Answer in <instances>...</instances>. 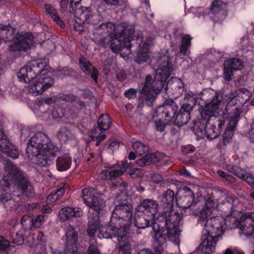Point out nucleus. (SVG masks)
I'll use <instances>...</instances> for the list:
<instances>
[{
    "label": "nucleus",
    "instance_id": "6",
    "mask_svg": "<svg viewBox=\"0 0 254 254\" xmlns=\"http://www.w3.org/2000/svg\"><path fill=\"white\" fill-rule=\"evenodd\" d=\"M16 29L9 25L0 24V44L13 41L9 47V52L14 58L20 55L21 51L30 49L34 44L31 33L17 34L14 36Z\"/></svg>",
    "mask_w": 254,
    "mask_h": 254
},
{
    "label": "nucleus",
    "instance_id": "30",
    "mask_svg": "<svg viewBox=\"0 0 254 254\" xmlns=\"http://www.w3.org/2000/svg\"><path fill=\"white\" fill-rule=\"evenodd\" d=\"M241 229L246 232L247 235L253 236L254 234V213H248L245 215V219H240Z\"/></svg>",
    "mask_w": 254,
    "mask_h": 254
},
{
    "label": "nucleus",
    "instance_id": "54",
    "mask_svg": "<svg viewBox=\"0 0 254 254\" xmlns=\"http://www.w3.org/2000/svg\"><path fill=\"white\" fill-rule=\"evenodd\" d=\"M43 102L47 104H51L59 101V99L56 98V94H54L50 97H45L42 98Z\"/></svg>",
    "mask_w": 254,
    "mask_h": 254
},
{
    "label": "nucleus",
    "instance_id": "49",
    "mask_svg": "<svg viewBox=\"0 0 254 254\" xmlns=\"http://www.w3.org/2000/svg\"><path fill=\"white\" fill-rule=\"evenodd\" d=\"M176 83H175L176 86H175V96L176 97H178L180 95H181L184 92V84L183 82V80H176Z\"/></svg>",
    "mask_w": 254,
    "mask_h": 254
},
{
    "label": "nucleus",
    "instance_id": "62",
    "mask_svg": "<svg viewBox=\"0 0 254 254\" xmlns=\"http://www.w3.org/2000/svg\"><path fill=\"white\" fill-rule=\"evenodd\" d=\"M52 211V209L48 205H44L41 209V212L43 214H50Z\"/></svg>",
    "mask_w": 254,
    "mask_h": 254
},
{
    "label": "nucleus",
    "instance_id": "24",
    "mask_svg": "<svg viewBox=\"0 0 254 254\" xmlns=\"http://www.w3.org/2000/svg\"><path fill=\"white\" fill-rule=\"evenodd\" d=\"M250 92L246 88H242L238 91V93H232L230 95V101L227 106L231 107L237 105L242 106L245 104L250 99Z\"/></svg>",
    "mask_w": 254,
    "mask_h": 254
},
{
    "label": "nucleus",
    "instance_id": "57",
    "mask_svg": "<svg viewBox=\"0 0 254 254\" xmlns=\"http://www.w3.org/2000/svg\"><path fill=\"white\" fill-rule=\"evenodd\" d=\"M109 5H120L125 4L126 0H103Z\"/></svg>",
    "mask_w": 254,
    "mask_h": 254
},
{
    "label": "nucleus",
    "instance_id": "22",
    "mask_svg": "<svg viewBox=\"0 0 254 254\" xmlns=\"http://www.w3.org/2000/svg\"><path fill=\"white\" fill-rule=\"evenodd\" d=\"M33 84H29L24 87L23 89V92L33 96H37L43 93L47 89L49 88L54 84V80H52V83H44V80H36Z\"/></svg>",
    "mask_w": 254,
    "mask_h": 254
},
{
    "label": "nucleus",
    "instance_id": "21",
    "mask_svg": "<svg viewBox=\"0 0 254 254\" xmlns=\"http://www.w3.org/2000/svg\"><path fill=\"white\" fill-rule=\"evenodd\" d=\"M194 199V193L189 188L185 187L183 188L182 195L176 198V202L179 207L185 210L190 208L193 204H195Z\"/></svg>",
    "mask_w": 254,
    "mask_h": 254
},
{
    "label": "nucleus",
    "instance_id": "36",
    "mask_svg": "<svg viewBox=\"0 0 254 254\" xmlns=\"http://www.w3.org/2000/svg\"><path fill=\"white\" fill-rule=\"evenodd\" d=\"M104 132V130L99 128L98 126L91 130L89 136L92 140L96 141V146H99L101 142L106 138L107 135Z\"/></svg>",
    "mask_w": 254,
    "mask_h": 254
},
{
    "label": "nucleus",
    "instance_id": "33",
    "mask_svg": "<svg viewBox=\"0 0 254 254\" xmlns=\"http://www.w3.org/2000/svg\"><path fill=\"white\" fill-rule=\"evenodd\" d=\"M71 163V157L68 154H64L57 158L56 168L60 172H64L70 168Z\"/></svg>",
    "mask_w": 254,
    "mask_h": 254
},
{
    "label": "nucleus",
    "instance_id": "34",
    "mask_svg": "<svg viewBox=\"0 0 254 254\" xmlns=\"http://www.w3.org/2000/svg\"><path fill=\"white\" fill-rule=\"evenodd\" d=\"M176 198H177L175 196L174 191L170 189H168L163 193L161 198V201L163 204H166L167 205L168 209L166 211H174L178 213V212L173 209ZM178 213H179L178 212Z\"/></svg>",
    "mask_w": 254,
    "mask_h": 254
},
{
    "label": "nucleus",
    "instance_id": "4",
    "mask_svg": "<svg viewBox=\"0 0 254 254\" xmlns=\"http://www.w3.org/2000/svg\"><path fill=\"white\" fill-rule=\"evenodd\" d=\"M196 96L192 92L185 97L183 104L178 107L173 100L168 99L161 106L157 107L151 113V117L157 131L162 132L165 128V124H173L179 127L186 125L190 119V114L198 102Z\"/></svg>",
    "mask_w": 254,
    "mask_h": 254
},
{
    "label": "nucleus",
    "instance_id": "15",
    "mask_svg": "<svg viewBox=\"0 0 254 254\" xmlns=\"http://www.w3.org/2000/svg\"><path fill=\"white\" fill-rule=\"evenodd\" d=\"M65 248L64 254H79L77 228L70 225L65 228Z\"/></svg>",
    "mask_w": 254,
    "mask_h": 254
},
{
    "label": "nucleus",
    "instance_id": "53",
    "mask_svg": "<svg viewBox=\"0 0 254 254\" xmlns=\"http://www.w3.org/2000/svg\"><path fill=\"white\" fill-rule=\"evenodd\" d=\"M113 185L118 187L121 191H125L127 189L128 183L120 179Z\"/></svg>",
    "mask_w": 254,
    "mask_h": 254
},
{
    "label": "nucleus",
    "instance_id": "40",
    "mask_svg": "<svg viewBox=\"0 0 254 254\" xmlns=\"http://www.w3.org/2000/svg\"><path fill=\"white\" fill-rule=\"evenodd\" d=\"M45 9L46 12L51 16L55 22L61 27H64V22L60 18L58 13L53 6L49 4H45Z\"/></svg>",
    "mask_w": 254,
    "mask_h": 254
},
{
    "label": "nucleus",
    "instance_id": "5",
    "mask_svg": "<svg viewBox=\"0 0 254 254\" xmlns=\"http://www.w3.org/2000/svg\"><path fill=\"white\" fill-rule=\"evenodd\" d=\"M133 207L127 199L116 205L110 221L100 229L106 239L117 237L119 247L130 248L129 231L132 224Z\"/></svg>",
    "mask_w": 254,
    "mask_h": 254
},
{
    "label": "nucleus",
    "instance_id": "16",
    "mask_svg": "<svg viewBox=\"0 0 254 254\" xmlns=\"http://www.w3.org/2000/svg\"><path fill=\"white\" fill-rule=\"evenodd\" d=\"M241 113V110L236 107L233 112L230 113L229 118H227L228 116L226 115V122L228 123L222 140L224 145L226 146L231 142L234 135L233 131L240 119Z\"/></svg>",
    "mask_w": 254,
    "mask_h": 254
},
{
    "label": "nucleus",
    "instance_id": "9",
    "mask_svg": "<svg viewBox=\"0 0 254 254\" xmlns=\"http://www.w3.org/2000/svg\"><path fill=\"white\" fill-rule=\"evenodd\" d=\"M59 152V147L53 143L49 137L45 133L38 132L28 140L26 149V155L29 160L40 153L46 155L56 156Z\"/></svg>",
    "mask_w": 254,
    "mask_h": 254
},
{
    "label": "nucleus",
    "instance_id": "45",
    "mask_svg": "<svg viewBox=\"0 0 254 254\" xmlns=\"http://www.w3.org/2000/svg\"><path fill=\"white\" fill-rule=\"evenodd\" d=\"M227 170L238 178L244 177V170L241 168L232 164H226Z\"/></svg>",
    "mask_w": 254,
    "mask_h": 254
},
{
    "label": "nucleus",
    "instance_id": "27",
    "mask_svg": "<svg viewBox=\"0 0 254 254\" xmlns=\"http://www.w3.org/2000/svg\"><path fill=\"white\" fill-rule=\"evenodd\" d=\"M226 4L220 0H214L211 6L207 12L209 17L215 20V17H219L221 15L225 14L226 13Z\"/></svg>",
    "mask_w": 254,
    "mask_h": 254
},
{
    "label": "nucleus",
    "instance_id": "29",
    "mask_svg": "<svg viewBox=\"0 0 254 254\" xmlns=\"http://www.w3.org/2000/svg\"><path fill=\"white\" fill-rule=\"evenodd\" d=\"M81 214V210L79 208L65 207L59 211V216L63 221H65L72 217H79Z\"/></svg>",
    "mask_w": 254,
    "mask_h": 254
},
{
    "label": "nucleus",
    "instance_id": "10",
    "mask_svg": "<svg viewBox=\"0 0 254 254\" xmlns=\"http://www.w3.org/2000/svg\"><path fill=\"white\" fill-rule=\"evenodd\" d=\"M170 80H145L140 95L137 99L138 108H142L145 105L148 107L153 105L156 96L163 91L168 90V84Z\"/></svg>",
    "mask_w": 254,
    "mask_h": 254
},
{
    "label": "nucleus",
    "instance_id": "25",
    "mask_svg": "<svg viewBox=\"0 0 254 254\" xmlns=\"http://www.w3.org/2000/svg\"><path fill=\"white\" fill-rule=\"evenodd\" d=\"M234 201L235 199L233 196L226 195L224 200L220 204V208L222 212L228 216L227 219H232L234 223H235L237 222L238 219L235 217H232L234 211L233 207Z\"/></svg>",
    "mask_w": 254,
    "mask_h": 254
},
{
    "label": "nucleus",
    "instance_id": "3",
    "mask_svg": "<svg viewBox=\"0 0 254 254\" xmlns=\"http://www.w3.org/2000/svg\"><path fill=\"white\" fill-rule=\"evenodd\" d=\"M198 97L194 94L198 102L195 104L201 106L200 115L193 121V129L194 133L200 139L206 138L212 140L216 138L224 127L226 122V114L221 111L222 114L219 113V106L222 99L221 93L212 91L214 94L209 99H205V96L208 92L204 91Z\"/></svg>",
    "mask_w": 254,
    "mask_h": 254
},
{
    "label": "nucleus",
    "instance_id": "8",
    "mask_svg": "<svg viewBox=\"0 0 254 254\" xmlns=\"http://www.w3.org/2000/svg\"><path fill=\"white\" fill-rule=\"evenodd\" d=\"M214 207V201L209 198L206 201L202 209L197 215L199 216V223L204 224L205 228L208 227V229H209L210 227L211 228V229H204L203 230L201 239L202 242L205 240L204 236H211L214 239L216 238V239L215 242V246L219 235H213L214 232L218 231L224 232L225 228V226L226 225L228 219L225 220L223 217L219 216H213L208 219V218L211 216Z\"/></svg>",
    "mask_w": 254,
    "mask_h": 254
},
{
    "label": "nucleus",
    "instance_id": "31",
    "mask_svg": "<svg viewBox=\"0 0 254 254\" xmlns=\"http://www.w3.org/2000/svg\"><path fill=\"white\" fill-rule=\"evenodd\" d=\"M81 69L86 74H90L93 79H97L98 71L92 67L91 64L84 57H81L79 60Z\"/></svg>",
    "mask_w": 254,
    "mask_h": 254
},
{
    "label": "nucleus",
    "instance_id": "46",
    "mask_svg": "<svg viewBox=\"0 0 254 254\" xmlns=\"http://www.w3.org/2000/svg\"><path fill=\"white\" fill-rule=\"evenodd\" d=\"M129 163H131V165L128 167V174L132 178H138L141 177L142 176V172L141 169L133 168V163L130 161Z\"/></svg>",
    "mask_w": 254,
    "mask_h": 254
},
{
    "label": "nucleus",
    "instance_id": "52",
    "mask_svg": "<svg viewBox=\"0 0 254 254\" xmlns=\"http://www.w3.org/2000/svg\"><path fill=\"white\" fill-rule=\"evenodd\" d=\"M120 146L119 143L118 141L113 140L111 141H109L107 143H105L104 145L103 148L104 149H109L112 151L118 149Z\"/></svg>",
    "mask_w": 254,
    "mask_h": 254
},
{
    "label": "nucleus",
    "instance_id": "2",
    "mask_svg": "<svg viewBox=\"0 0 254 254\" xmlns=\"http://www.w3.org/2000/svg\"><path fill=\"white\" fill-rule=\"evenodd\" d=\"M158 204L152 199H143L134 210L132 223L138 229L151 227L152 231L150 234L160 243L164 241L165 237L177 245L180 244L179 226L183 219L182 213L174 211H163L158 213Z\"/></svg>",
    "mask_w": 254,
    "mask_h": 254
},
{
    "label": "nucleus",
    "instance_id": "48",
    "mask_svg": "<svg viewBox=\"0 0 254 254\" xmlns=\"http://www.w3.org/2000/svg\"><path fill=\"white\" fill-rule=\"evenodd\" d=\"M6 80H0V96L2 95L3 92L7 91L8 92H11L14 91L15 87L14 86H11L9 85L7 86Z\"/></svg>",
    "mask_w": 254,
    "mask_h": 254
},
{
    "label": "nucleus",
    "instance_id": "58",
    "mask_svg": "<svg viewBox=\"0 0 254 254\" xmlns=\"http://www.w3.org/2000/svg\"><path fill=\"white\" fill-rule=\"evenodd\" d=\"M240 179L246 181L249 184H253L254 183V178L252 176H248L245 174L244 171V177H240Z\"/></svg>",
    "mask_w": 254,
    "mask_h": 254
},
{
    "label": "nucleus",
    "instance_id": "41",
    "mask_svg": "<svg viewBox=\"0 0 254 254\" xmlns=\"http://www.w3.org/2000/svg\"><path fill=\"white\" fill-rule=\"evenodd\" d=\"M192 37L190 35H183L182 36L180 52L185 56L188 55L190 53L189 48L191 44Z\"/></svg>",
    "mask_w": 254,
    "mask_h": 254
},
{
    "label": "nucleus",
    "instance_id": "35",
    "mask_svg": "<svg viewBox=\"0 0 254 254\" xmlns=\"http://www.w3.org/2000/svg\"><path fill=\"white\" fill-rule=\"evenodd\" d=\"M167 238H168V237H165L164 241L162 243H160V241L159 242L157 239H154L155 240L153 244L154 252L150 249L143 248L140 250L137 254H161L163 250L162 246L166 242ZM129 245H130V243ZM129 252L130 254H131L130 249L129 250Z\"/></svg>",
    "mask_w": 254,
    "mask_h": 254
},
{
    "label": "nucleus",
    "instance_id": "20",
    "mask_svg": "<svg viewBox=\"0 0 254 254\" xmlns=\"http://www.w3.org/2000/svg\"><path fill=\"white\" fill-rule=\"evenodd\" d=\"M103 211H97L96 212L95 210L93 209H91V210H88V227L87 229V232L88 235L90 237H93L97 230L98 229L99 232V237H102L105 238L103 235L100 233V229L103 227H100V215L101 213H102Z\"/></svg>",
    "mask_w": 254,
    "mask_h": 254
},
{
    "label": "nucleus",
    "instance_id": "60",
    "mask_svg": "<svg viewBox=\"0 0 254 254\" xmlns=\"http://www.w3.org/2000/svg\"><path fill=\"white\" fill-rule=\"evenodd\" d=\"M21 133V138L23 139H25L26 138H27L30 136L29 129H28V128L22 129Z\"/></svg>",
    "mask_w": 254,
    "mask_h": 254
},
{
    "label": "nucleus",
    "instance_id": "64",
    "mask_svg": "<svg viewBox=\"0 0 254 254\" xmlns=\"http://www.w3.org/2000/svg\"><path fill=\"white\" fill-rule=\"evenodd\" d=\"M217 174L222 178L225 179L227 177L228 173L224 172L222 170H218L217 171Z\"/></svg>",
    "mask_w": 254,
    "mask_h": 254
},
{
    "label": "nucleus",
    "instance_id": "38",
    "mask_svg": "<svg viewBox=\"0 0 254 254\" xmlns=\"http://www.w3.org/2000/svg\"><path fill=\"white\" fill-rule=\"evenodd\" d=\"M112 124V120L108 114H103L98 118L97 126L105 131L109 129Z\"/></svg>",
    "mask_w": 254,
    "mask_h": 254
},
{
    "label": "nucleus",
    "instance_id": "11",
    "mask_svg": "<svg viewBox=\"0 0 254 254\" xmlns=\"http://www.w3.org/2000/svg\"><path fill=\"white\" fill-rule=\"evenodd\" d=\"M132 148L135 153L141 157L136 161V164L140 167H144L151 163H158L164 159L165 157L164 153L158 151L148 153V146L140 141L133 142Z\"/></svg>",
    "mask_w": 254,
    "mask_h": 254
},
{
    "label": "nucleus",
    "instance_id": "13",
    "mask_svg": "<svg viewBox=\"0 0 254 254\" xmlns=\"http://www.w3.org/2000/svg\"><path fill=\"white\" fill-rule=\"evenodd\" d=\"M31 67L26 65L22 67L17 73L19 79H46L47 77H40V75H44L46 72L47 63L45 60H38L30 63Z\"/></svg>",
    "mask_w": 254,
    "mask_h": 254
},
{
    "label": "nucleus",
    "instance_id": "7",
    "mask_svg": "<svg viewBox=\"0 0 254 254\" xmlns=\"http://www.w3.org/2000/svg\"><path fill=\"white\" fill-rule=\"evenodd\" d=\"M5 175L0 180H6L8 188L12 185L13 188L22 195L28 198L34 195L35 189L27 175L21 169L11 162L5 166Z\"/></svg>",
    "mask_w": 254,
    "mask_h": 254
},
{
    "label": "nucleus",
    "instance_id": "51",
    "mask_svg": "<svg viewBox=\"0 0 254 254\" xmlns=\"http://www.w3.org/2000/svg\"><path fill=\"white\" fill-rule=\"evenodd\" d=\"M195 150V148L192 144H188L182 145L181 146V151L184 154L186 155L193 153Z\"/></svg>",
    "mask_w": 254,
    "mask_h": 254
},
{
    "label": "nucleus",
    "instance_id": "23",
    "mask_svg": "<svg viewBox=\"0 0 254 254\" xmlns=\"http://www.w3.org/2000/svg\"><path fill=\"white\" fill-rule=\"evenodd\" d=\"M243 66V62L238 58H231L226 60L223 68L225 79H232L233 71L240 70Z\"/></svg>",
    "mask_w": 254,
    "mask_h": 254
},
{
    "label": "nucleus",
    "instance_id": "63",
    "mask_svg": "<svg viewBox=\"0 0 254 254\" xmlns=\"http://www.w3.org/2000/svg\"><path fill=\"white\" fill-rule=\"evenodd\" d=\"M126 248H122L121 247H119V254H130L129 250L130 248L128 249H126Z\"/></svg>",
    "mask_w": 254,
    "mask_h": 254
},
{
    "label": "nucleus",
    "instance_id": "39",
    "mask_svg": "<svg viewBox=\"0 0 254 254\" xmlns=\"http://www.w3.org/2000/svg\"><path fill=\"white\" fill-rule=\"evenodd\" d=\"M55 156L46 155L42 152L37 155L36 156H34L32 161L34 159L36 164L40 167H47L50 165L51 163V158L54 157Z\"/></svg>",
    "mask_w": 254,
    "mask_h": 254
},
{
    "label": "nucleus",
    "instance_id": "17",
    "mask_svg": "<svg viewBox=\"0 0 254 254\" xmlns=\"http://www.w3.org/2000/svg\"><path fill=\"white\" fill-rule=\"evenodd\" d=\"M96 190L93 188H86L82 190L83 202L89 207V210L93 209L97 211H103L102 199L95 195Z\"/></svg>",
    "mask_w": 254,
    "mask_h": 254
},
{
    "label": "nucleus",
    "instance_id": "1",
    "mask_svg": "<svg viewBox=\"0 0 254 254\" xmlns=\"http://www.w3.org/2000/svg\"><path fill=\"white\" fill-rule=\"evenodd\" d=\"M134 33V27L127 22H122L115 25L111 22L102 23L93 31L96 42L105 47L109 45L112 51L115 53H121V56L126 58L131 54V48L133 43L138 45V51L134 61L138 64L149 61L151 53L149 48L153 44L152 39L149 38L142 43V34Z\"/></svg>",
    "mask_w": 254,
    "mask_h": 254
},
{
    "label": "nucleus",
    "instance_id": "47",
    "mask_svg": "<svg viewBox=\"0 0 254 254\" xmlns=\"http://www.w3.org/2000/svg\"><path fill=\"white\" fill-rule=\"evenodd\" d=\"M56 98L59 99V101L60 100H63L67 102H72L73 101H75L76 99V96L72 94H64L62 93H57Z\"/></svg>",
    "mask_w": 254,
    "mask_h": 254
},
{
    "label": "nucleus",
    "instance_id": "42",
    "mask_svg": "<svg viewBox=\"0 0 254 254\" xmlns=\"http://www.w3.org/2000/svg\"><path fill=\"white\" fill-rule=\"evenodd\" d=\"M16 251L15 246L10 245L9 241L3 236H0V253H10Z\"/></svg>",
    "mask_w": 254,
    "mask_h": 254
},
{
    "label": "nucleus",
    "instance_id": "59",
    "mask_svg": "<svg viewBox=\"0 0 254 254\" xmlns=\"http://www.w3.org/2000/svg\"><path fill=\"white\" fill-rule=\"evenodd\" d=\"M95 253H100L97 248L94 246H90L86 254H95Z\"/></svg>",
    "mask_w": 254,
    "mask_h": 254
},
{
    "label": "nucleus",
    "instance_id": "26",
    "mask_svg": "<svg viewBox=\"0 0 254 254\" xmlns=\"http://www.w3.org/2000/svg\"><path fill=\"white\" fill-rule=\"evenodd\" d=\"M205 240L201 242L198 247V251L196 254H211L215 251L216 238L211 236H204ZM191 254H195L192 253Z\"/></svg>",
    "mask_w": 254,
    "mask_h": 254
},
{
    "label": "nucleus",
    "instance_id": "19",
    "mask_svg": "<svg viewBox=\"0 0 254 254\" xmlns=\"http://www.w3.org/2000/svg\"><path fill=\"white\" fill-rule=\"evenodd\" d=\"M2 128L3 126L0 123V151L7 156L16 159L19 155L18 151L11 143L8 137L3 132Z\"/></svg>",
    "mask_w": 254,
    "mask_h": 254
},
{
    "label": "nucleus",
    "instance_id": "18",
    "mask_svg": "<svg viewBox=\"0 0 254 254\" xmlns=\"http://www.w3.org/2000/svg\"><path fill=\"white\" fill-rule=\"evenodd\" d=\"M166 54L160 57L158 62L160 63L159 67L156 70L154 79H168L172 71V65L170 62L171 59L168 54V51H165Z\"/></svg>",
    "mask_w": 254,
    "mask_h": 254
},
{
    "label": "nucleus",
    "instance_id": "55",
    "mask_svg": "<svg viewBox=\"0 0 254 254\" xmlns=\"http://www.w3.org/2000/svg\"><path fill=\"white\" fill-rule=\"evenodd\" d=\"M74 106L77 112L85 109L86 108L85 103L81 100L75 101Z\"/></svg>",
    "mask_w": 254,
    "mask_h": 254
},
{
    "label": "nucleus",
    "instance_id": "32",
    "mask_svg": "<svg viewBox=\"0 0 254 254\" xmlns=\"http://www.w3.org/2000/svg\"><path fill=\"white\" fill-rule=\"evenodd\" d=\"M25 216H23L21 220V224L23 227L26 226L28 223L30 226L31 229L33 228H38L41 227L43 224L46 219L47 218L46 215L39 214L35 218H28L25 219Z\"/></svg>",
    "mask_w": 254,
    "mask_h": 254
},
{
    "label": "nucleus",
    "instance_id": "12",
    "mask_svg": "<svg viewBox=\"0 0 254 254\" xmlns=\"http://www.w3.org/2000/svg\"><path fill=\"white\" fill-rule=\"evenodd\" d=\"M81 0H70L69 11L74 13V29L81 32L84 30L83 27L89 23L92 16V12L90 7L80 6Z\"/></svg>",
    "mask_w": 254,
    "mask_h": 254
},
{
    "label": "nucleus",
    "instance_id": "37",
    "mask_svg": "<svg viewBox=\"0 0 254 254\" xmlns=\"http://www.w3.org/2000/svg\"><path fill=\"white\" fill-rule=\"evenodd\" d=\"M66 109L62 106L56 105L53 109L52 115L55 119H62L65 117L67 119H74L77 117L76 113H75L73 115L69 116L65 112Z\"/></svg>",
    "mask_w": 254,
    "mask_h": 254
},
{
    "label": "nucleus",
    "instance_id": "56",
    "mask_svg": "<svg viewBox=\"0 0 254 254\" xmlns=\"http://www.w3.org/2000/svg\"><path fill=\"white\" fill-rule=\"evenodd\" d=\"M36 238L40 245H43L46 243L47 237L44 234L43 232L38 231Z\"/></svg>",
    "mask_w": 254,
    "mask_h": 254
},
{
    "label": "nucleus",
    "instance_id": "50",
    "mask_svg": "<svg viewBox=\"0 0 254 254\" xmlns=\"http://www.w3.org/2000/svg\"><path fill=\"white\" fill-rule=\"evenodd\" d=\"M124 96L128 100L134 99L136 98L137 91L134 88H130L124 92Z\"/></svg>",
    "mask_w": 254,
    "mask_h": 254
},
{
    "label": "nucleus",
    "instance_id": "43",
    "mask_svg": "<svg viewBox=\"0 0 254 254\" xmlns=\"http://www.w3.org/2000/svg\"><path fill=\"white\" fill-rule=\"evenodd\" d=\"M57 136L61 141L64 142L67 140L72 139L73 135L71 131L68 128L64 127H61L58 131Z\"/></svg>",
    "mask_w": 254,
    "mask_h": 254
},
{
    "label": "nucleus",
    "instance_id": "44",
    "mask_svg": "<svg viewBox=\"0 0 254 254\" xmlns=\"http://www.w3.org/2000/svg\"><path fill=\"white\" fill-rule=\"evenodd\" d=\"M23 230H18L16 232L11 233V239L12 242L17 245H20L24 242Z\"/></svg>",
    "mask_w": 254,
    "mask_h": 254
},
{
    "label": "nucleus",
    "instance_id": "61",
    "mask_svg": "<svg viewBox=\"0 0 254 254\" xmlns=\"http://www.w3.org/2000/svg\"><path fill=\"white\" fill-rule=\"evenodd\" d=\"M249 134L251 141L254 142V121L252 124L251 129L249 131Z\"/></svg>",
    "mask_w": 254,
    "mask_h": 254
},
{
    "label": "nucleus",
    "instance_id": "14",
    "mask_svg": "<svg viewBox=\"0 0 254 254\" xmlns=\"http://www.w3.org/2000/svg\"><path fill=\"white\" fill-rule=\"evenodd\" d=\"M131 163H128V160L125 159L122 161L121 164L117 163L106 166L105 167L106 169L101 172V177L103 180L110 181L114 185L120 179V176L127 171Z\"/></svg>",
    "mask_w": 254,
    "mask_h": 254
},
{
    "label": "nucleus",
    "instance_id": "28",
    "mask_svg": "<svg viewBox=\"0 0 254 254\" xmlns=\"http://www.w3.org/2000/svg\"><path fill=\"white\" fill-rule=\"evenodd\" d=\"M226 4L220 0H214L211 6L207 12L209 17L215 20V17H219L221 15L225 14L226 13Z\"/></svg>",
    "mask_w": 254,
    "mask_h": 254
}]
</instances>
